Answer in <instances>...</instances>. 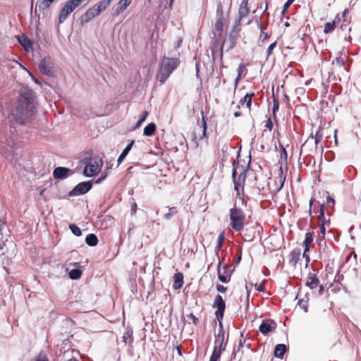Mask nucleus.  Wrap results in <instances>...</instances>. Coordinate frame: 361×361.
<instances>
[{
  "label": "nucleus",
  "instance_id": "obj_1",
  "mask_svg": "<svg viewBox=\"0 0 361 361\" xmlns=\"http://www.w3.org/2000/svg\"><path fill=\"white\" fill-rule=\"evenodd\" d=\"M36 95L27 87H22L13 109L8 116L11 133L14 134L16 126H25L31 123L36 114Z\"/></svg>",
  "mask_w": 361,
  "mask_h": 361
},
{
  "label": "nucleus",
  "instance_id": "obj_2",
  "mask_svg": "<svg viewBox=\"0 0 361 361\" xmlns=\"http://www.w3.org/2000/svg\"><path fill=\"white\" fill-rule=\"evenodd\" d=\"M224 17L222 9H218L215 23L212 25V33L213 35L211 42L212 58L215 61L216 54L218 49V39L221 37L224 32Z\"/></svg>",
  "mask_w": 361,
  "mask_h": 361
},
{
  "label": "nucleus",
  "instance_id": "obj_3",
  "mask_svg": "<svg viewBox=\"0 0 361 361\" xmlns=\"http://www.w3.org/2000/svg\"><path fill=\"white\" fill-rule=\"evenodd\" d=\"M179 64L180 61L178 59L164 57L161 61L157 79L160 83H164Z\"/></svg>",
  "mask_w": 361,
  "mask_h": 361
},
{
  "label": "nucleus",
  "instance_id": "obj_4",
  "mask_svg": "<svg viewBox=\"0 0 361 361\" xmlns=\"http://www.w3.org/2000/svg\"><path fill=\"white\" fill-rule=\"evenodd\" d=\"M232 176L233 180H257L258 177L257 173L252 169L249 168L248 164L244 166L240 164V161L233 164V168L232 171Z\"/></svg>",
  "mask_w": 361,
  "mask_h": 361
},
{
  "label": "nucleus",
  "instance_id": "obj_5",
  "mask_svg": "<svg viewBox=\"0 0 361 361\" xmlns=\"http://www.w3.org/2000/svg\"><path fill=\"white\" fill-rule=\"evenodd\" d=\"M279 159L278 164L275 166L274 178L279 179V180H286L288 172V154L285 147L281 143L279 144Z\"/></svg>",
  "mask_w": 361,
  "mask_h": 361
},
{
  "label": "nucleus",
  "instance_id": "obj_6",
  "mask_svg": "<svg viewBox=\"0 0 361 361\" xmlns=\"http://www.w3.org/2000/svg\"><path fill=\"white\" fill-rule=\"evenodd\" d=\"M213 307L216 308L215 316L219 322L218 333L214 335L225 336L222 320L226 310V302L221 295H216L213 303Z\"/></svg>",
  "mask_w": 361,
  "mask_h": 361
},
{
  "label": "nucleus",
  "instance_id": "obj_7",
  "mask_svg": "<svg viewBox=\"0 0 361 361\" xmlns=\"http://www.w3.org/2000/svg\"><path fill=\"white\" fill-rule=\"evenodd\" d=\"M245 214L236 207L230 209L231 226L235 231H240L244 226Z\"/></svg>",
  "mask_w": 361,
  "mask_h": 361
},
{
  "label": "nucleus",
  "instance_id": "obj_8",
  "mask_svg": "<svg viewBox=\"0 0 361 361\" xmlns=\"http://www.w3.org/2000/svg\"><path fill=\"white\" fill-rule=\"evenodd\" d=\"M238 37V32L235 30H233L230 32L228 37L222 42L221 46L219 49V58L221 61L223 60L224 48H226V51L233 49L237 44Z\"/></svg>",
  "mask_w": 361,
  "mask_h": 361
},
{
  "label": "nucleus",
  "instance_id": "obj_9",
  "mask_svg": "<svg viewBox=\"0 0 361 361\" xmlns=\"http://www.w3.org/2000/svg\"><path fill=\"white\" fill-rule=\"evenodd\" d=\"M103 161L99 157L91 159L90 162L85 166L83 169V174L86 177H92L97 174L102 169Z\"/></svg>",
  "mask_w": 361,
  "mask_h": 361
},
{
  "label": "nucleus",
  "instance_id": "obj_10",
  "mask_svg": "<svg viewBox=\"0 0 361 361\" xmlns=\"http://www.w3.org/2000/svg\"><path fill=\"white\" fill-rule=\"evenodd\" d=\"M92 188V182H80L69 192L68 196L75 197L87 193Z\"/></svg>",
  "mask_w": 361,
  "mask_h": 361
},
{
  "label": "nucleus",
  "instance_id": "obj_11",
  "mask_svg": "<svg viewBox=\"0 0 361 361\" xmlns=\"http://www.w3.org/2000/svg\"><path fill=\"white\" fill-rule=\"evenodd\" d=\"M276 327V323L273 319H264L259 326V331L264 335H268L274 331Z\"/></svg>",
  "mask_w": 361,
  "mask_h": 361
},
{
  "label": "nucleus",
  "instance_id": "obj_12",
  "mask_svg": "<svg viewBox=\"0 0 361 361\" xmlns=\"http://www.w3.org/2000/svg\"><path fill=\"white\" fill-rule=\"evenodd\" d=\"M222 262L219 260L217 267L218 279L222 283H228L231 280V274L228 272V265L225 264L223 266V271L221 269Z\"/></svg>",
  "mask_w": 361,
  "mask_h": 361
},
{
  "label": "nucleus",
  "instance_id": "obj_13",
  "mask_svg": "<svg viewBox=\"0 0 361 361\" xmlns=\"http://www.w3.org/2000/svg\"><path fill=\"white\" fill-rule=\"evenodd\" d=\"M73 171L68 168L59 166L53 172V176L56 179H65L72 175Z\"/></svg>",
  "mask_w": 361,
  "mask_h": 361
},
{
  "label": "nucleus",
  "instance_id": "obj_14",
  "mask_svg": "<svg viewBox=\"0 0 361 361\" xmlns=\"http://www.w3.org/2000/svg\"><path fill=\"white\" fill-rule=\"evenodd\" d=\"M214 346L213 350H219L221 353L222 351L225 350L227 341H225V336L221 335H214Z\"/></svg>",
  "mask_w": 361,
  "mask_h": 361
},
{
  "label": "nucleus",
  "instance_id": "obj_15",
  "mask_svg": "<svg viewBox=\"0 0 361 361\" xmlns=\"http://www.w3.org/2000/svg\"><path fill=\"white\" fill-rule=\"evenodd\" d=\"M322 139V135L320 133V130H317L315 135L313 136L312 133L310 135L308 139L305 142V143L302 145V149L310 143H314V148L317 149L318 144L321 142Z\"/></svg>",
  "mask_w": 361,
  "mask_h": 361
},
{
  "label": "nucleus",
  "instance_id": "obj_16",
  "mask_svg": "<svg viewBox=\"0 0 361 361\" xmlns=\"http://www.w3.org/2000/svg\"><path fill=\"white\" fill-rule=\"evenodd\" d=\"M99 12L97 11V8L94 6L90 8L85 14H83L81 16V23H87L88 21L91 20L94 17L97 16L99 15Z\"/></svg>",
  "mask_w": 361,
  "mask_h": 361
},
{
  "label": "nucleus",
  "instance_id": "obj_17",
  "mask_svg": "<svg viewBox=\"0 0 361 361\" xmlns=\"http://www.w3.org/2000/svg\"><path fill=\"white\" fill-rule=\"evenodd\" d=\"M340 14L337 13L335 16V18L331 22H327L324 24V33L329 34L331 33L336 28V24L341 21Z\"/></svg>",
  "mask_w": 361,
  "mask_h": 361
},
{
  "label": "nucleus",
  "instance_id": "obj_18",
  "mask_svg": "<svg viewBox=\"0 0 361 361\" xmlns=\"http://www.w3.org/2000/svg\"><path fill=\"white\" fill-rule=\"evenodd\" d=\"M250 13V8L248 6V1H242L238 8L239 22L243 18L248 16Z\"/></svg>",
  "mask_w": 361,
  "mask_h": 361
},
{
  "label": "nucleus",
  "instance_id": "obj_19",
  "mask_svg": "<svg viewBox=\"0 0 361 361\" xmlns=\"http://www.w3.org/2000/svg\"><path fill=\"white\" fill-rule=\"evenodd\" d=\"M319 284V280L316 274L310 272L305 285L310 289L317 288Z\"/></svg>",
  "mask_w": 361,
  "mask_h": 361
},
{
  "label": "nucleus",
  "instance_id": "obj_20",
  "mask_svg": "<svg viewBox=\"0 0 361 361\" xmlns=\"http://www.w3.org/2000/svg\"><path fill=\"white\" fill-rule=\"evenodd\" d=\"M39 69L42 74L49 75L51 73V66L45 59H42L39 63Z\"/></svg>",
  "mask_w": 361,
  "mask_h": 361
},
{
  "label": "nucleus",
  "instance_id": "obj_21",
  "mask_svg": "<svg viewBox=\"0 0 361 361\" xmlns=\"http://www.w3.org/2000/svg\"><path fill=\"white\" fill-rule=\"evenodd\" d=\"M255 93L254 92H251V93H247L243 98H242L240 102H239V104L238 105V108L239 109L240 108V105H243L244 104H245L246 105V107L247 108V109L249 111L251 110V105H252V97H255Z\"/></svg>",
  "mask_w": 361,
  "mask_h": 361
},
{
  "label": "nucleus",
  "instance_id": "obj_22",
  "mask_svg": "<svg viewBox=\"0 0 361 361\" xmlns=\"http://www.w3.org/2000/svg\"><path fill=\"white\" fill-rule=\"evenodd\" d=\"M287 347L285 344H277L275 346L274 354L276 357L282 359L287 351Z\"/></svg>",
  "mask_w": 361,
  "mask_h": 361
},
{
  "label": "nucleus",
  "instance_id": "obj_23",
  "mask_svg": "<svg viewBox=\"0 0 361 361\" xmlns=\"http://www.w3.org/2000/svg\"><path fill=\"white\" fill-rule=\"evenodd\" d=\"M133 0H120L117 4V7L115 10V14L119 15L123 12L131 4Z\"/></svg>",
  "mask_w": 361,
  "mask_h": 361
},
{
  "label": "nucleus",
  "instance_id": "obj_24",
  "mask_svg": "<svg viewBox=\"0 0 361 361\" xmlns=\"http://www.w3.org/2000/svg\"><path fill=\"white\" fill-rule=\"evenodd\" d=\"M183 284V275L180 272L176 273L173 276V287L175 290L179 289Z\"/></svg>",
  "mask_w": 361,
  "mask_h": 361
},
{
  "label": "nucleus",
  "instance_id": "obj_25",
  "mask_svg": "<svg viewBox=\"0 0 361 361\" xmlns=\"http://www.w3.org/2000/svg\"><path fill=\"white\" fill-rule=\"evenodd\" d=\"M313 236H314L313 231L306 233L305 238L303 241V245L305 247V252H307L310 251V245L313 242Z\"/></svg>",
  "mask_w": 361,
  "mask_h": 361
},
{
  "label": "nucleus",
  "instance_id": "obj_26",
  "mask_svg": "<svg viewBox=\"0 0 361 361\" xmlns=\"http://www.w3.org/2000/svg\"><path fill=\"white\" fill-rule=\"evenodd\" d=\"M54 1V0H37L35 10V13H37V7H38L39 10H45L51 5Z\"/></svg>",
  "mask_w": 361,
  "mask_h": 361
},
{
  "label": "nucleus",
  "instance_id": "obj_27",
  "mask_svg": "<svg viewBox=\"0 0 361 361\" xmlns=\"http://www.w3.org/2000/svg\"><path fill=\"white\" fill-rule=\"evenodd\" d=\"M348 12V9H345L343 13H342V16H341V18H343L342 20V23L340 25V29L341 30H348V32H350L351 31V27L349 26L350 25V20H347L345 18L346 17V13Z\"/></svg>",
  "mask_w": 361,
  "mask_h": 361
},
{
  "label": "nucleus",
  "instance_id": "obj_28",
  "mask_svg": "<svg viewBox=\"0 0 361 361\" xmlns=\"http://www.w3.org/2000/svg\"><path fill=\"white\" fill-rule=\"evenodd\" d=\"M113 0H102L94 4V6L97 8L99 13H100L102 11H104L106 8H107Z\"/></svg>",
  "mask_w": 361,
  "mask_h": 361
},
{
  "label": "nucleus",
  "instance_id": "obj_29",
  "mask_svg": "<svg viewBox=\"0 0 361 361\" xmlns=\"http://www.w3.org/2000/svg\"><path fill=\"white\" fill-rule=\"evenodd\" d=\"M156 129V124L154 123H150L144 128L143 134L145 136H152L154 134Z\"/></svg>",
  "mask_w": 361,
  "mask_h": 361
},
{
  "label": "nucleus",
  "instance_id": "obj_30",
  "mask_svg": "<svg viewBox=\"0 0 361 361\" xmlns=\"http://www.w3.org/2000/svg\"><path fill=\"white\" fill-rule=\"evenodd\" d=\"M85 243L89 246L93 247L97 245L98 238L95 234L90 233L85 238Z\"/></svg>",
  "mask_w": 361,
  "mask_h": 361
},
{
  "label": "nucleus",
  "instance_id": "obj_31",
  "mask_svg": "<svg viewBox=\"0 0 361 361\" xmlns=\"http://www.w3.org/2000/svg\"><path fill=\"white\" fill-rule=\"evenodd\" d=\"M18 42L25 48L26 51H28L29 49L32 47V42L25 36L19 37Z\"/></svg>",
  "mask_w": 361,
  "mask_h": 361
},
{
  "label": "nucleus",
  "instance_id": "obj_32",
  "mask_svg": "<svg viewBox=\"0 0 361 361\" xmlns=\"http://www.w3.org/2000/svg\"><path fill=\"white\" fill-rule=\"evenodd\" d=\"M300 257V252L298 250H293L290 255L289 263L296 264Z\"/></svg>",
  "mask_w": 361,
  "mask_h": 361
},
{
  "label": "nucleus",
  "instance_id": "obj_33",
  "mask_svg": "<svg viewBox=\"0 0 361 361\" xmlns=\"http://www.w3.org/2000/svg\"><path fill=\"white\" fill-rule=\"evenodd\" d=\"M82 271L77 268L71 269L68 273V276L72 280H78L82 276Z\"/></svg>",
  "mask_w": 361,
  "mask_h": 361
},
{
  "label": "nucleus",
  "instance_id": "obj_34",
  "mask_svg": "<svg viewBox=\"0 0 361 361\" xmlns=\"http://www.w3.org/2000/svg\"><path fill=\"white\" fill-rule=\"evenodd\" d=\"M135 141L134 140H132L130 142V144H128L126 147L123 149V151L122 152V153L121 154V155L119 156L118 159V161L119 163H121L124 159L125 157L127 156V154H128V152H130V150L131 149L133 144H134Z\"/></svg>",
  "mask_w": 361,
  "mask_h": 361
},
{
  "label": "nucleus",
  "instance_id": "obj_35",
  "mask_svg": "<svg viewBox=\"0 0 361 361\" xmlns=\"http://www.w3.org/2000/svg\"><path fill=\"white\" fill-rule=\"evenodd\" d=\"M235 185V190L237 192V197L240 199L242 198L241 197V192L242 194H243V185L242 183H244L245 182H233Z\"/></svg>",
  "mask_w": 361,
  "mask_h": 361
},
{
  "label": "nucleus",
  "instance_id": "obj_36",
  "mask_svg": "<svg viewBox=\"0 0 361 361\" xmlns=\"http://www.w3.org/2000/svg\"><path fill=\"white\" fill-rule=\"evenodd\" d=\"M166 208H169V212L164 215V218L166 220H170L178 212V209L176 207H166Z\"/></svg>",
  "mask_w": 361,
  "mask_h": 361
},
{
  "label": "nucleus",
  "instance_id": "obj_37",
  "mask_svg": "<svg viewBox=\"0 0 361 361\" xmlns=\"http://www.w3.org/2000/svg\"><path fill=\"white\" fill-rule=\"evenodd\" d=\"M307 302H308V299L306 298H302V299H300L298 302V305L300 306V308H302V310H304V311L305 312H308V305H307Z\"/></svg>",
  "mask_w": 361,
  "mask_h": 361
},
{
  "label": "nucleus",
  "instance_id": "obj_38",
  "mask_svg": "<svg viewBox=\"0 0 361 361\" xmlns=\"http://www.w3.org/2000/svg\"><path fill=\"white\" fill-rule=\"evenodd\" d=\"M69 228L75 235L80 236L82 235V231L77 225L71 224L69 225Z\"/></svg>",
  "mask_w": 361,
  "mask_h": 361
},
{
  "label": "nucleus",
  "instance_id": "obj_39",
  "mask_svg": "<svg viewBox=\"0 0 361 361\" xmlns=\"http://www.w3.org/2000/svg\"><path fill=\"white\" fill-rule=\"evenodd\" d=\"M123 341L125 343H127L128 340L129 339L130 342L133 341V330H128L123 336Z\"/></svg>",
  "mask_w": 361,
  "mask_h": 361
},
{
  "label": "nucleus",
  "instance_id": "obj_40",
  "mask_svg": "<svg viewBox=\"0 0 361 361\" xmlns=\"http://www.w3.org/2000/svg\"><path fill=\"white\" fill-rule=\"evenodd\" d=\"M246 75V66L245 64H240L238 68V75L244 77Z\"/></svg>",
  "mask_w": 361,
  "mask_h": 361
},
{
  "label": "nucleus",
  "instance_id": "obj_41",
  "mask_svg": "<svg viewBox=\"0 0 361 361\" xmlns=\"http://www.w3.org/2000/svg\"><path fill=\"white\" fill-rule=\"evenodd\" d=\"M221 353L220 352L216 351V350H213L212 355L209 358V361H218L221 357Z\"/></svg>",
  "mask_w": 361,
  "mask_h": 361
},
{
  "label": "nucleus",
  "instance_id": "obj_42",
  "mask_svg": "<svg viewBox=\"0 0 361 361\" xmlns=\"http://www.w3.org/2000/svg\"><path fill=\"white\" fill-rule=\"evenodd\" d=\"M277 46V42L275 41L274 42L271 43L267 50V58H269L273 53V51L274 49Z\"/></svg>",
  "mask_w": 361,
  "mask_h": 361
},
{
  "label": "nucleus",
  "instance_id": "obj_43",
  "mask_svg": "<svg viewBox=\"0 0 361 361\" xmlns=\"http://www.w3.org/2000/svg\"><path fill=\"white\" fill-rule=\"evenodd\" d=\"M270 36H271L270 34H269L267 32H264V31L262 30L260 37H259V39L262 44H264L265 42H267V41L270 37Z\"/></svg>",
  "mask_w": 361,
  "mask_h": 361
},
{
  "label": "nucleus",
  "instance_id": "obj_44",
  "mask_svg": "<svg viewBox=\"0 0 361 361\" xmlns=\"http://www.w3.org/2000/svg\"><path fill=\"white\" fill-rule=\"evenodd\" d=\"M279 101L278 99L274 97V99H273V114H274V116L275 115L276 112L279 110Z\"/></svg>",
  "mask_w": 361,
  "mask_h": 361
},
{
  "label": "nucleus",
  "instance_id": "obj_45",
  "mask_svg": "<svg viewBox=\"0 0 361 361\" xmlns=\"http://www.w3.org/2000/svg\"><path fill=\"white\" fill-rule=\"evenodd\" d=\"M35 361H49L48 357L40 353L35 358Z\"/></svg>",
  "mask_w": 361,
  "mask_h": 361
},
{
  "label": "nucleus",
  "instance_id": "obj_46",
  "mask_svg": "<svg viewBox=\"0 0 361 361\" xmlns=\"http://www.w3.org/2000/svg\"><path fill=\"white\" fill-rule=\"evenodd\" d=\"M186 317L188 319H191L195 325H197L198 324V318H197L192 313L187 314Z\"/></svg>",
  "mask_w": 361,
  "mask_h": 361
},
{
  "label": "nucleus",
  "instance_id": "obj_47",
  "mask_svg": "<svg viewBox=\"0 0 361 361\" xmlns=\"http://www.w3.org/2000/svg\"><path fill=\"white\" fill-rule=\"evenodd\" d=\"M45 190H46V188H39V195L42 197L45 200H47L51 198V195H46L43 196V194L45 192Z\"/></svg>",
  "mask_w": 361,
  "mask_h": 361
},
{
  "label": "nucleus",
  "instance_id": "obj_48",
  "mask_svg": "<svg viewBox=\"0 0 361 361\" xmlns=\"http://www.w3.org/2000/svg\"><path fill=\"white\" fill-rule=\"evenodd\" d=\"M265 128H267V129H269L270 131L272 130L273 128V123L271 120L270 118H269L266 121H265Z\"/></svg>",
  "mask_w": 361,
  "mask_h": 361
},
{
  "label": "nucleus",
  "instance_id": "obj_49",
  "mask_svg": "<svg viewBox=\"0 0 361 361\" xmlns=\"http://www.w3.org/2000/svg\"><path fill=\"white\" fill-rule=\"evenodd\" d=\"M265 280H264L260 284L257 285V284H255V288L257 291L259 292H264V284L265 283Z\"/></svg>",
  "mask_w": 361,
  "mask_h": 361
},
{
  "label": "nucleus",
  "instance_id": "obj_50",
  "mask_svg": "<svg viewBox=\"0 0 361 361\" xmlns=\"http://www.w3.org/2000/svg\"><path fill=\"white\" fill-rule=\"evenodd\" d=\"M202 128H203V135H205L206 130H207V123H206L205 116H204L203 114H202Z\"/></svg>",
  "mask_w": 361,
  "mask_h": 361
},
{
  "label": "nucleus",
  "instance_id": "obj_51",
  "mask_svg": "<svg viewBox=\"0 0 361 361\" xmlns=\"http://www.w3.org/2000/svg\"><path fill=\"white\" fill-rule=\"evenodd\" d=\"M216 290L219 293H224L227 290V288L224 286L223 285H221V284H217L216 286Z\"/></svg>",
  "mask_w": 361,
  "mask_h": 361
},
{
  "label": "nucleus",
  "instance_id": "obj_52",
  "mask_svg": "<svg viewBox=\"0 0 361 361\" xmlns=\"http://www.w3.org/2000/svg\"><path fill=\"white\" fill-rule=\"evenodd\" d=\"M291 4H292V3H290L288 1H287L284 4L283 11H282L283 15H284L286 13V12L288 11V9L289 8V7L290 6Z\"/></svg>",
  "mask_w": 361,
  "mask_h": 361
},
{
  "label": "nucleus",
  "instance_id": "obj_53",
  "mask_svg": "<svg viewBox=\"0 0 361 361\" xmlns=\"http://www.w3.org/2000/svg\"><path fill=\"white\" fill-rule=\"evenodd\" d=\"M137 211V204L135 202V200H133V202L131 204V214L133 215L136 213Z\"/></svg>",
  "mask_w": 361,
  "mask_h": 361
},
{
  "label": "nucleus",
  "instance_id": "obj_54",
  "mask_svg": "<svg viewBox=\"0 0 361 361\" xmlns=\"http://www.w3.org/2000/svg\"><path fill=\"white\" fill-rule=\"evenodd\" d=\"M222 246H223V244H222V243H217V244H216V247H215V253H216V255L217 256H218V255H219V252L221 250Z\"/></svg>",
  "mask_w": 361,
  "mask_h": 361
},
{
  "label": "nucleus",
  "instance_id": "obj_55",
  "mask_svg": "<svg viewBox=\"0 0 361 361\" xmlns=\"http://www.w3.org/2000/svg\"><path fill=\"white\" fill-rule=\"evenodd\" d=\"M319 226L320 228V232L324 235L326 233L324 223V222L319 223Z\"/></svg>",
  "mask_w": 361,
  "mask_h": 361
},
{
  "label": "nucleus",
  "instance_id": "obj_56",
  "mask_svg": "<svg viewBox=\"0 0 361 361\" xmlns=\"http://www.w3.org/2000/svg\"><path fill=\"white\" fill-rule=\"evenodd\" d=\"M224 239H225L224 233H221L219 235L217 243H220L223 244Z\"/></svg>",
  "mask_w": 361,
  "mask_h": 361
},
{
  "label": "nucleus",
  "instance_id": "obj_57",
  "mask_svg": "<svg viewBox=\"0 0 361 361\" xmlns=\"http://www.w3.org/2000/svg\"><path fill=\"white\" fill-rule=\"evenodd\" d=\"M326 203L327 204L332 203L333 204H335V200H334V199L332 197L327 196L326 197Z\"/></svg>",
  "mask_w": 361,
  "mask_h": 361
},
{
  "label": "nucleus",
  "instance_id": "obj_58",
  "mask_svg": "<svg viewBox=\"0 0 361 361\" xmlns=\"http://www.w3.org/2000/svg\"><path fill=\"white\" fill-rule=\"evenodd\" d=\"M325 212V207L324 204H321L319 208V216H322Z\"/></svg>",
  "mask_w": 361,
  "mask_h": 361
},
{
  "label": "nucleus",
  "instance_id": "obj_59",
  "mask_svg": "<svg viewBox=\"0 0 361 361\" xmlns=\"http://www.w3.org/2000/svg\"><path fill=\"white\" fill-rule=\"evenodd\" d=\"M241 255H242L241 250H239L238 256L237 257L236 260H235L236 264L240 263V262L241 261Z\"/></svg>",
  "mask_w": 361,
  "mask_h": 361
},
{
  "label": "nucleus",
  "instance_id": "obj_60",
  "mask_svg": "<svg viewBox=\"0 0 361 361\" xmlns=\"http://www.w3.org/2000/svg\"><path fill=\"white\" fill-rule=\"evenodd\" d=\"M148 114H149L148 112L145 111L143 113V115L142 116V117H140V118L144 122L146 120L147 117L148 116Z\"/></svg>",
  "mask_w": 361,
  "mask_h": 361
},
{
  "label": "nucleus",
  "instance_id": "obj_61",
  "mask_svg": "<svg viewBox=\"0 0 361 361\" xmlns=\"http://www.w3.org/2000/svg\"><path fill=\"white\" fill-rule=\"evenodd\" d=\"M242 77H240V76H237L235 80V89H236V87H238V83H239V81L241 80Z\"/></svg>",
  "mask_w": 361,
  "mask_h": 361
},
{
  "label": "nucleus",
  "instance_id": "obj_62",
  "mask_svg": "<svg viewBox=\"0 0 361 361\" xmlns=\"http://www.w3.org/2000/svg\"><path fill=\"white\" fill-rule=\"evenodd\" d=\"M319 223L324 222L325 224V216L324 214L322 216H319L318 217Z\"/></svg>",
  "mask_w": 361,
  "mask_h": 361
},
{
  "label": "nucleus",
  "instance_id": "obj_63",
  "mask_svg": "<svg viewBox=\"0 0 361 361\" xmlns=\"http://www.w3.org/2000/svg\"><path fill=\"white\" fill-rule=\"evenodd\" d=\"M302 255H303V257L305 258L307 263H308L310 260V256L308 255H307V252H303Z\"/></svg>",
  "mask_w": 361,
  "mask_h": 361
},
{
  "label": "nucleus",
  "instance_id": "obj_64",
  "mask_svg": "<svg viewBox=\"0 0 361 361\" xmlns=\"http://www.w3.org/2000/svg\"><path fill=\"white\" fill-rule=\"evenodd\" d=\"M318 293H319V294L320 295L323 294V293H324V286L323 285H320L319 286V288Z\"/></svg>",
  "mask_w": 361,
  "mask_h": 361
}]
</instances>
